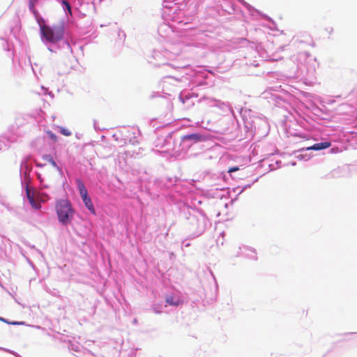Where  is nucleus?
Here are the masks:
<instances>
[{
    "label": "nucleus",
    "instance_id": "nucleus-6",
    "mask_svg": "<svg viewBox=\"0 0 357 357\" xmlns=\"http://www.w3.org/2000/svg\"><path fill=\"white\" fill-rule=\"evenodd\" d=\"M76 182L81 197L82 198L84 196H87L88 192L84 186V183L80 179H77Z\"/></svg>",
    "mask_w": 357,
    "mask_h": 357
},
{
    "label": "nucleus",
    "instance_id": "nucleus-10",
    "mask_svg": "<svg viewBox=\"0 0 357 357\" xmlns=\"http://www.w3.org/2000/svg\"><path fill=\"white\" fill-rule=\"evenodd\" d=\"M38 0H29V8L33 11L34 14L36 13V10L35 9V5L37 3Z\"/></svg>",
    "mask_w": 357,
    "mask_h": 357
},
{
    "label": "nucleus",
    "instance_id": "nucleus-1",
    "mask_svg": "<svg viewBox=\"0 0 357 357\" xmlns=\"http://www.w3.org/2000/svg\"><path fill=\"white\" fill-rule=\"evenodd\" d=\"M42 38L50 43H56L61 41L64 36V24L60 22L52 26L45 24L44 21L39 22Z\"/></svg>",
    "mask_w": 357,
    "mask_h": 357
},
{
    "label": "nucleus",
    "instance_id": "nucleus-11",
    "mask_svg": "<svg viewBox=\"0 0 357 357\" xmlns=\"http://www.w3.org/2000/svg\"><path fill=\"white\" fill-rule=\"evenodd\" d=\"M60 132L65 136H70L71 135V132L66 128H61Z\"/></svg>",
    "mask_w": 357,
    "mask_h": 357
},
{
    "label": "nucleus",
    "instance_id": "nucleus-13",
    "mask_svg": "<svg viewBox=\"0 0 357 357\" xmlns=\"http://www.w3.org/2000/svg\"><path fill=\"white\" fill-rule=\"evenodd\" d=\"M63 3L65 4L66 8L68 10L69 12H70L71 8H70V5L69 4V3L67 2L66 1L63 0Z\"/></svg>",
    "mask_w": 357,
    "mask_h": 357
},
{
    "label": "nucleus",
    "instance_id": "nucleus-7",
    "mask_svg": "<svg viewBox=\"0 0 357 357\" xmlns=\"http://www.w3.org/2000/svg\"><path fill=\"white\" fill-rule=\"evenodd\" d=\"M86 207L93 214H95V208H94V206H93V204L91 202V199L90 198V197L89 195L87 196H84V197L82 198Z\"/></svg>",
    "mask_w": 357,
    "mask_h": 357
},
{
    "label": "nucleus",
    "instance_id": "nucleus-5",
    "mask_svg": "<svg viewBox=\"0 0 357 357\" xmlns=\"http://www.w3.org/2000/svg\"><path fill=\"white\" fill-rule=\"evenodd\" d=\"M205 139V137L202 135H200L197 133H192V134H188L185 135L182 137V140H193L195 142H200Z\"/></svg>",
    "mask_w": 357,
    "mask_h": 357
},
{
    "label": "nucleus",
    "instance_id": "nucleus-12",
    "mask_svg": "<svg viewBox=\"0 0 357 357\" xmlns=\"http://www.w3.org/2000/svg\"><path fill=\"white\" fill-rule=\"evenodd\" d=\"M238 170H239V167H232L229 169L228 172L229 173H231V172H236V171H238Z\"/></svg>",
    "mask_w": 357,
    "mask_h": 357
},
{
    "label": "nucleus",
    "instance_id": "nucleus-3",
    "mask_svg": "<svg viewBox=\"0 0 357 357\" xmlns=\"http://www.w3.org/2000/svg\"><path fill=\"white\" fill-rule=\"evenodd\" d=\"M26 197L31 207L34 209L40 208V195L37 190L29 185H26Z\"/></svg>",
    "mask_w": 357,
    "mask_h": 357
},
{
    "label": "nucleus",
    "instance_id": "nucleus-4",
    "mask_svg": "<svg viewBox=\"0 0 357 357\" xmlns=\"http://www.w3.org/2000/svg\"><path fill=\"white\" fill-rule=\"evenodd\" d=\"M331 146V143L330 142H324L314 144L312 146L306 148V150L319 151V150L329 148Z\"/></svg>",
    "mask_w": 357,
    "mask_h": 357
},
{
    "label": "nucleus",
    "instance_id": "nucleus-9",
    "mask_svg": "<svg viewBox=\"0 0 357 357\" xmlns=\"http://www.w3.org/2000/svg\"><path fill=\"white\" fill-rule=\"evenodd\" d=\"M165 301L169 305H175V306H178V305H179L180 304L182 303V302L179 299H177L176 301H174V298L172 296H167L166 298H165Z\"/></svg>",
    "mask_w": 357,
    "mask_h": 357
},
{
    "label": "nucleus",
    "instance_id": "nucleus-14",
    "mask_svg": "<svg viewBox=\"0 0 357 357\" xmlns=\"http://www.w3.org/2000/svg\"><path fill=\"white\" fill-rule=\"evenodd\" d=\"M52 137L56 139V137L54 135H52Z\"/></svg>",
    "mask_w": 357,
    "mask_h": 357
},
{
    "label": "nucleus",
    "instance_id": "nucleus-8",
    "mask_svg": "<svg viewBox=\"0 0 357 357\" xmlns=\"http://www.w3.org/2000/svg\"><path fill=\"white\" fill-rule=\"evenodd\" d=\"M43 160L45 162H47L49 163L50 165H51L52 166V167L56 169H59V168L58 167V166L56 165V163L55 162V161L53 160L52 157L51 155H44L43 157Z\"/></svg>",
    "mask_w": 357,
    "mask_h": 357
},
{
    "label": "nucleus",
    "instance_id": "nucleus-2",
    "mask_svg": "<svg viewBox=\"0 0 357 357\" xmlns=\"http://www.w3.org/2000/svg\"><path fill=\"white\" fill-rule=\"evenodd\" d=\"M59 221L63 225L71 223L75 211L70 202L66 199L59 200L56 204Z\"/></svg>",
    "mask_w": 357,
    "mask_h": 357
}]
</instances>
